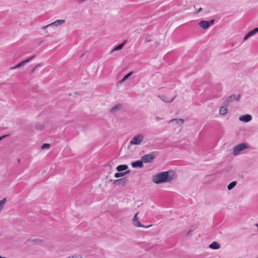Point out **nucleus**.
<instances>
[{
    "mask_svg": "<svg viewBox=\"0 0 258 258\" xmlns=\"http://www.w3.org/2000/svg\"><path fill=\"white\" fill-rule=\"evenodd\" d=\"M175 173L173 171L162 172L153 177L152 181L157 183L170 182L175 177Z\"/></svg>",
    "mask_w": 258,
    "mask_h": 258,
    "instance_id": "obj_1",
    "label": "nucleus"
},
{
    "mask_svg": "<svg viewBox=\"0 0 258 258\" xmlns=\"http://www.w3.org/2000/svg\"><path fill=\"white\" fill-rule=\"evenodd\" d=\"M157 154V152H153L149 154L144 155L141 158L144 163H151L154 160Z\"/></svg>",
    "mask_w": 258,
    "mask_h": 258,
    "instance_id": "obj_2",
    "label": "nucleus"
},
{
    "mask_svg": "<svg viewBox=\"0 0 258 258\" xmlns=\"http://www.w3.org/2000/svg\"><path fill=\"white\" fill-rule=\"evenodd\" d=\"M144 136L143 134H139L135 136L130 141V145H140L143 141Z\"/></svg>",
    "mask_w": 258,
    "mask_h": 258,
    "instance_id": "obj_3",
    "label": "nucleus"
},
{
    "mask_svg": "<svg viewBox=\"0 0 258 258\" xmlns=\"http://www.w3.org/2000/svg\"><path fill=\"white\" fill-rule=\"evenodd\" d=\"M139 214L138 212L136 213L134 216V217L133 219V224L136 227H144V228H149L151 226H152V225H148V226H145L144 225L141 224L139 220V218H138L137 216Z\"/></svg>",
    "mask_w": 258,
    "mask_h": 258,
    "instance_id": "obj_4",
    "label": "nucleus"
},
{
    "mask_svg": "<svg viewBox=\"0 0 258 258\" xmlns=\"http://www.w3.org/2000/svg\"><path fill=\"white\" fill-rule=\"evenodd\" d=\"M35 56H36L35 55H33L31 57L27 58V59L22 61V62L19 63L15 67L11 68V69L14 70V69H17V68H20V67H21L22 66H23L26 63H27L30 62V61H31L34 58H35Z\"/></svg>",
    "mask_w": 258,
    "mask_h": 258,
    "instance_id": "obj_5",
    "label": "nucleus"
},
{
    "mask_svg": "<svg viewBox=\"0 0 258 258\" xmlns=\"http://www.w3.org/2000/svg\"><path fill=\"white\" fill-rule=\"evenodd\" d=\"M128 182V179L126 177L116 179L114 181V184L117 185H125Z\"/></svg>",
    "mask_w": 258,
    "mask_h": 258,
    "instance_id": "obj_6",
    "label": "nucleus"
},
{
    "mask_svg": "<svg viewBox=\"0 0 258 258\" xmlns=\"http://www.w3.org/2000/svg\"><path fill=\"white\" fill-rule=\"evenodd\" d=\"M235 96L234 94L228 97L224 101V105L226 106H228L230 105V102H232L235 99Z\"/></svg>",
    "mask_w": 258,
    "mask_h": 258,
    "instance_id": "obj_7",
    "label": "nucleus"
},
{
    "mask_svg": "<svg viewBox=\"0 0 258 258\" xmlns=\"http://www.w3.org/2000/svg\"><path fill=\"white\" fill-rule=\"evenodd\" d=\"M143 163L144 162L142 159L141 160H138L132 162V166L133 168H142L143 167Z\"/></svg>",
    "mask_w": 258,
    "mask_h": 258,
    "instance_id": "obj_8",
    "label": "nucleus"
},
{
    "mask_svg": "<svg viewBox=\"0 0 258 258\" xmlns=\"http://www.w3.org/2000/svg\"><path fill=\"white\" fill-rule=\"evenodd\" d=\"M252 119V117L249 114H245L242 116H241L239 117V120L241 121L244 122H247L249 121H250Z\"/></svg>",
    "mask_w": 258,
    "mask_h": 258,
    "instance_id": "obj_9",
    "label": "nucleus"
},
{
    "mask_svg": "<svg viewBox=\"0 0 258 258\" xmlns=\"http://www.w3.org/2000/svg\"><path fill=\"white\" fill-rule=\"evenodd\" d=\"M258 32L255 28L253 29L252 30L249 32L247 34H246L244 37L243 40L246 41L250 37L253 36L255 34Z\"/></svg>",
    "mask_w": 258,
    "mask_h": 258,
    "instance_id": "obj_10",
    "label": "nucleus"
},
{
    "mask_svg": "<svg viewBox=\"0 0 258 258\" xmlns=\"http://www.w3.org/2000/svg\"><path fill=\"white\" fill-rule=\"evenodd\" d=\"M158 97L160 98L162 100H163L165 102H172L174 98L176 97V96H175L173 98L171 99H168L166 96L164 95H158Z\"/></svg>",
    "mask_w": 258,
    "mask_h": 258,
    "instance_id": "obj_11",
    "label": "nucleus"
},
{
    "mask_svg": "<svg viewBox=\"0 0 258 258\" xmlns=\"http://www.w3.org/2000/svg\"><path fill=\"white\" fill-rule=\"evenodd\" d=\"M65 22L64 20H57L54 22H52L49 24H48V26H58L59 25H62Z\"/></svg>",
    "mask_w": 258,
    "mask_h": 258,
    "instance_id": "obj_12",
    "label": "nucleus"
},
{
    "mask_svg": "<svg viewBox=\"0 0 258 258\" xmlns=\"http://www.w3.org/2000/svg\"><path fill=\"white\" fill-rule=\"evenodd\" d=\"M199 25L200 27L203 28L204 29H207L209 27V22L207 21L202 20L199 23Z\"/></svg>",
    "mask_w": 258,
    "mask_h": 258,
    "instance_id": "obj_13",
    "label": "nucleus"
},
{
    "mask_svg": "<svg viewBox=\"0 0 258 258\" xmlns=\"http://www.w3.org/2000/svg\"><path fill=\"white\" fill-rule=\"evenodd\" d=\"M209 247L213 249H218L220 248V244L217 242H213L209 245Z\"/></svg>",
    "mask_w": 258,
    "mask_h": 258,
    "instance_id": "obj_14",
    "label": "nucleus"
},
{
    "mask_svg": "<svg viewBox=\"0 0 258 258\" xmlns=\"http://www.w3.org/2000/svg\"><path fill=\"white\" fill-rule=\"evenodd\" d=\"M173 122H175V123L178 124H182L184 123V121L183 119L181 118H174L169 121V123H171Z\"/></svg>",
    "mask_w": 258,
    "mask_h": 258,
    "instance_id": "obj_15",
    "label": "nucleus"
},
{
    "mask_svg": "<svg viewBox=\"0 0 258 258\" xmlns=\"http://www.w3.org/2000/svg\"><path fill=\"white\" fill-rule=\"evenodd\" d=\"M128 168V166L127 165H125V164H123V165H118V166H117V167L116 168V169L117 170V171H118V172H121V171H122L123 170H126Z\"/></svg>",
    "mask_w": 258,
    "mask_h": 258,
    "instance_id": "obj_16",
    "label": "nucleus"
},
{
    "mask_svg": "<svg viewBox=\"0 0 258 258\" xmlns=\"http://www.w3.org/2000/svg\"><path fill=\"white\" fill-rule=\"evenodd\" d=\"M126 41H124L123 42L118 44L116 46H115L111 51V52H112L114 51L119 50L122 48L123 47L124 44L126 43Z\"/></svg>",
    "mask_w": 258,
    "mask_h": 258,
    "instance_id": "obj_17",
    "label": "nucleus"
},
{
    "mask_svg": "<svg viewBox=\"0 0 258 258\" xmlns=\"http://www.w3.org/2000/svg\"><path fill=\"white\" fill-rule=\"evenodd\" d=\"M227 107L228 106H222L220 108L219 112L221 115H225L227 113V112H228Z\"/></svg>",
    "mask_w": 258,
    "mask_h": 258,
    "instance_id": "obj_18",
    "label": "nucleus"
},
{
    "mask_svg": "<svg viewBox=\"0 0 258 258\" xmlns=\"http://www.w3.org/2000/svg\"><path fill=\"white\" fill-rule=\"evenodd\" d=\"M240 151H241V150H240L239 146L237 145L234 148L233 150V154L235 156L239 154Z\"/></svg>",
    "mask_w": 258,
    "mask_h": 258,
    "instance_id": "obj_19",
    "label": "nucleus"
},
{
    "mask_svg": "<svg viewBox=\"0 0 258 258\" xmlns=\"http://www.w3.org/2000/svg\"><path fill=\"white\" fill-rule=\"evenodd\" d=\"M241 151L248 149L249 146L246 143H241L238 145Z\"/></svg>",
    "mask_w": 258,
    "mask_h": 258,
    "instance_id": "obj_20",
    "label": "nucleus"
},
{
    "mask_svg": "<svg viewBox=\"0 0 258 258\" xmlns=\"http://www.w3.org/2000/svg\"><path fill=\"white\" fill-rule=\"evenodd\" d=\"M237 182L236 181H234L230 183L228 186L227 188L228 190H231L232 188H233L236 185Z\"/></svg>",
    "mask_w": 258,
    "mask_h": 258,
    "instance_id": "obj_21",
    "label": "nucleus"
},
{
    "mask_svg": "<svg viewBox=\"0 0 258 258\" xmlns=\"http://www.w3.org/2000/svg\"><path fill=\"white\" fill-rule=\"evenodd\" d=\"M121 107V104H116L115 106H114L111 109V112H115L118 110H119Z\"/></svg>",
    "mask_w": 258,
    "mask_h": 258,
    "instance_id": "obj_22",
    "label": "nucleus"
},
{
    "mask_svg": "<svg viewBox=\"0 0 258 258\" xmlns=\"http://www.w3.org/2000/svg\"><path fill=\"white\" fill-rule=\"evenodd\" d=\"M50 147V145L49 144H43L42 145V146H41V149L45 150L46 149H49Z\"/></svg>",
    "mask_w": 258,
    "mask_h": 258,
    "instance_id": "obj_23",
    "label": "nucleus"
},
{
    "mask_svg": "<svg viewBox=\"0 0 258 258\" xmlns=\"http://www.w3.org/2000/svg\"><path fill=\"white\" fill-rule=\"evenodd\" d=\"M35 128L37 130L41 131L44 128V126L42 124H36L35 126Z\"/></svg>",
    "mask_w": 258,
    "mask_h": 258,
    "instance_id": "obj_24",
    "label": "nucleus"
},
{
    "mask_svg": "<svg viewBox=\"0 0 258 258\" xmlns=\"http://www.w3.org/2000/svg\"><path fill=\"white\" fill-rule=\"evenodd\" d=\"M123 176H124L123 172H117V173H116L114 175V176L116 178H119L120 177H122Z\"/></svg>",
    "mask_w": 258,
    "mask_h": 258,
    "instance_id": "obj_25",
    "label": "nucleus"
},
{
    "mask_svg": "<svg viewBox=\"0 0 258 258\" xmlns=\"http://www.w3.org/2000/svg\"><path fill=\"white\" fill-rule=\"evenodd\" d=\"M132 74L133 72H131L127 74H126L125 76H124L123 78H124V79L126 80L132 75Z\"/></svg>",
    "mask_w": 258,
    "mask_h": 258,
    "instance_id": "obj_26",
    "label": "nucleus"
},
{
    "mask_svg": "<svg viewBox=\"0 0 258 258\" xmlns=\"http://www.w3.org/2000/svg\"><path fill=\"white\" fill-rule=\"evenodd\" d=\"M68 258H83V257L80 255H74L71 256H69Z\"/></svg>",
    "mask_w": 258,
    "mask_h": 258,
    "instance_id": "obj_27",
    "label": "nucleus"
},
{
    "mask_svg": "<svg viewBox=\"0 0 258 258\" xmlns=\"http://www.w3.org/2000/svg\"><path fill=\"white\" fill-rule=\"evenodd\" d=\"M191 231L192 230H190L189 231H188V232L186 233V237L188 238L189 237H190L191 235Z\"/></svg>",
    "mask_w": 258,
    "mask_h": 258,
    "instance_id": "obj_28",
    "label": "nucleus"
},
{
    "mask_svg": "<svg viewBox=\"0 0 258 258\" xmlns=\"http://www.w3.org/2000/svg\"><path fill=\"white\" fill-rule=\"evenodd\" d=\"M208 22H209V26H210L211 25H213L214 23L215 20L214 19H212L210 21H208Z\"/></svg>",
    "mask_w": 258,
    "mask_h": 258,
    "instance_id": "obj_29",
    "label": "nucleus"
},
{
    "mask_svg": "<svg viewBox=\"0 0 258 258\" xmlns=\"http://www.w3.org/2000/svg\"><path fill=\"white\" fill-rule=\"evenodd\" d=\"M42 65H43V64H42V63H38L37 64H36V65L35 66V68H37V69L38 67H42Z\"/></svg>",
    "mask_w": 258,
    "mask_h": 258,
    "instance_id": "obj_30",
    "label": "nucleus"
},
{
    "mask_svg": "<svg viewBox=\"0 0 258 258\" xmlns=\"http://www.w3.org/2000/svg\"><path fill=\"white\" fill-rule=\"evenodd\" d=\"M123 172L124 176L126 174L130 173L131 172V170H126V171H125L124 172Z\"/></svg>",
    "mask_w": 258,
    "mask_h": 258,
    "instance_id": "obj_31",
    "label": "nucleus"
},
{
    "mask_svg": "<svg viewBox=\"0 0 258 258\" xmlns=\"http://www.w3.org/2000/svg\"><path fill=\"white\" fill-rule=\"evenodd\" d=\"M8 136H9L8 135H4L2 137H0V141H2L3 139L6 138V137H8Z\"/></svg>",
    "mask_w": 258,
    "mask_h": 258,
    "instance_id": "obj_32",
    "label": "nucleus"
},
{
    "mask_svg": "<svg viewBox=\"0 0 258 258\" xmlns=\"http://www.w3.org/2000/svg\"><path fill=\"white\" fill-rule=\"evenodd\" d=\"M51 27V26H48V25L46 26H44L42 27L43 30H45L47 27Z\"/></svg>",
    "mask_w": 258,
    "mask_h": 258,
    "instance_id": "obj_33",
    "label": "nucleus"
},
{
    "mask_svg": "<svg viewBox=\"0 0 258 258\" xmlns=\"http://www.w3.org/2000/svg\"><path fill=\"white\" fill-rule=\"evenodd\" d=\"M202 10V9L201 8H199L196 12V13H199L200 12H201Z\"/></svg>",
    "mask_w": 258,
    "mask_h": 258,
    "instance_id": "obj_34",
    "label": "nucleus"
},
{
    "mask_svg": "<svg viewBox=\"0 0 258 258\" xmlns=\"http://www.w3.org/2000/svg\"><path fill=\"white\" fill-rule=\"evenodd\" d=\"M240 97H241V95H238V96H237V97L236 98V100L237 101L239 100V99H240Z\"/></svg>",
    "mask_w": 258,
    "mask_h": 258,
    "instance_id": "obj_35",
    "label": "nucleus"
},
{
    "mask_svg": "<svg viewBox=\"0 0 258 258\" xmlns=\"http://www.w3.org/2000/svg\"><path fill=\"white\" fill-rule=\"evenodd\" d=\"M161 119H163V118H160L159 117H156V120H157V121H159V120H160Z\"/></svg>",
    "mask_w": 258,
    "mask_h": 258,
    "instance_id": "obj_36",
    "label": "nucleus"
},
{
    "mask_svg": "<svg viewBox=\"0 0 258 258\" xmlns=\"http://www.w3.org/2000/svg\"><path fill=\"white\" fill-rule=\"evenodd\" d=\"M151 41V40L150 39H148V38H146L145 40L146 42H150Z\"/></svg>",
    "mask_w": 258,
    "mask_h": 258,
    "instance_id": "obj_37",
    "label": "nucleus"
},
{
    "mask_svg": "<svg viewBox=\"0 0 258 258\" xmlns=\"http://www.w3.org/2000/svg\"><path fill=\"white\" fill-rule=\"evenodd\" d=\"M36 69H37V68H35V67H34V68L32 70L31 72H32V73H34L35 72V70H36Z\"/></svg>",
    "mask_w": 258,
    "mask_h": 258,
    "instance_id": "obj_38",
    "label": "nucleus"
},
{
    "mask_svg": "<svg viewBox=\"0 0 258 258\" xmlns=\"http://www.w3.org/2000/svg\"><path fill=\"white\" fill-rule=\"evenodd\" d=\"M122 82H123L124 81H125L126 80L124 79V78H122L121 80H120Z\"/></svg>",
    "mask_w": 258,
    "mask_h": 258,
    "instance_id": "obj_39",
    "label": "nucleus"
},
{
    "mask_svg": "<svg viewBox=\"0 0 258 258\" xmlns=\"http://www.w3.org/2000/svg\"><path fill=\"white\" fill-rule=\"evenodd\" d=\"M123 83V82H122L121 80H120V81H119V82H118V83H120V84H121V83Z\"/></svg>",
    "mask_w": 258,
    "mask_h": 258,
    "instance_id": "obj_40",
    "label": "nucleus"
},
{
    "mask_svg": "<svg viewBox=\"0 0 258 258\" xmlns=\"http://www.w3.org/2000/svg\"><path fill=\"white\" fill-rule=\"evenodd\" d=\"M0 258H6L5 257H2L1 255H0Z\"/></svg>",
    "mask_w": 258,
    "mask_h": 258,
    "instance_id": "obj_41",
    "label": "nucleus"
},
{
    "mask_svg": "<svg viewBox=\"0 0 258 258\" xmlns=\"http://www.w3.org/2000/svg\"><path fill=\"white\" fill-rule=\"evenodd\" d=\"M255 29H256L257 31L258 32V27L257 28H255Z\"/></svg>",
    "mask_w": 258,
    "mask_h": 258,
    "instance_id": "obj_42",
    "label": "nucleus"
},
{
    "mask_svg": "<svg viewBox=\"0 0 258 258\" xmlns=\"http://www.w3.org/2000/svg\"><path fill=\"white\" fill-rule=\"evenodd\" d=\"M257 258H258V257Z\"/></svg>",
    "mask_w": 258,
    "mask_h": 258,
    "instance_id": "obj_43",
    "label": "nucleus"
}]
</instances>
